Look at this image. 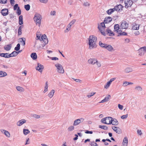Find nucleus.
<instances>
[{"label":"nucleus","mask_w":146,"mask_h":146,"mask_svg":"<svg viewBox=\"0 0 146 146\" xmlns=\"http://www.w3.org/2000/svg\"><path fill=\"white\" fill-rule=\"evenodd\" d=\"M109 97H111L110 95H109L108 97H106L104 99L102 100L101 102H100V103H103L106 102H107L109 100Z\"/></svg>","instance_id":"29"},{"label":"nucleus","mask_w":146,"mask_h":146,"mask_svg":"<svg viewBox=\"0 0 146 146\" xmlns=\"http://www.w3.org/2000/svg\"><path fill=\"white\" fill-rule=\"evenodd\" d=\"M111 124L114 125H117L118 124V122L116 119L112 118V123Z\"/></svg>","instance_id":"23"},{"label":"nucleus","mask_w":146,"mask_h":146,"mask_svg":"<svg viewBox=\"0 0 146 146\" xmlns=\"http://www.w3.org/2000/svg\"><path fill=\"white\" fill-rule=\"evenodd\" d=\"M19 25H22L23 24V16L21 15L20 16L19 18Z\"/></svg>","instance_id":"26"},{"label":"nucleus","mask_w":146,"mask_h":146,"mask_svg":"<svg viewBox=\"0 0 146 146\" xmlns=\"http://www.w3.org/2000/svg\"><path fill=\"white\" fill-rule=\"evenodd\" d=\"M72 79L75 81L76 82H81V80H80L78 79H76L74 78H72Z\"/></svg>","instance_id":"61"},{"label":"nucleus","mask_w":146,"mask_h":146,"mask_svg":"<svg viewBox=\"0 0 146 146\" xmlns=\"http://www.w3.org/2000/svg\"><path fill=\"white\" fill-rule=\"evenodd\" d=\"M106 32V34L109 35L110 36L114 35V33L109 29H107Z\"/></svg>","instance_id":"20"},{"label":"nucleus","mask_w":146,"mask_h":146,"mask_svg":"<svg viewBox=\"0 0 146 146\" xmlns=\"http://www.w3.org/2000/svg\"><path fill=\"white\" fill-rule=\"evenodd\" d=\"M133 69L131 68H127L125 70V72L126 73H129L132 71Z\"/></svg>","instance_id":"33"},{"label":"nucleus","mask_w":146,"mask_h":146,"mask_svg":"<svg viewBox=\"0 0 146 146\" xmlns=\"http://www.w3.org/2000/svg\"><path fill=\"white\" fill-rule=\"evenodd\" d=\"M33 117L36 119H38L40 118V116L39 115L36 114H34L33 115Z\"/></svg>","instance_id":"56"},{"label":"nucleus","mask_w":146,"mask_h":146,"mask_svg":"<svg viewBox=\"0 0 146 146\" xmlns=\"http://www.w3.org/2000/svg\"><path fill=\"white\" fill-rule=\"evenodd\" d=\"M113 12V11H112L111 9H109L107 11V13L108 15H110L111 13H112Z\"/></svg>","instance_id":"51"},{"label":"nucleus","mask_w":146,"mask_h":146,"mask_svg":"<svg viewBox=\"0 0 146 146\" xmlns=\"http://www.w3.org/2000/svg\"><path fill=\"white\" fill-rule=\"evenodd\" d=\"M105 48L110 52H112L114 51L112 46L110 45H108L107 44Z\"/></svg>","instance_id":"18"},{"label":"nucleus","mask_w":146,"mask_h":146,"mask_svg":"<svg viewBox=\"0 0 146 146\" xmlns=\"http://www.w3.org/2000/svg\"><path fill=\"white\" fill-rule=\"evenodd\" d=\"M112 20V18L110 17H106L104 19V22L105 23H108L111 22Z\"/></svg>","instance_id":"15"},{"label":"nucleus","mask_w":146,"mask_h":146,"mask_svg":"<svg viewBox=\"0 0 146 146\" xmlns=\"http://www.w3.org/2000/svg\"><path fill=\"white\" fill-rule=\"evenodd\" d=\"M83 5L85 7L89 6L90 5V4L88 2H85L83 4Z\"/></svg>","instance_id":"47"},{"label":"nucleus","mask_w":146,"mask_h":146,"mask_svg":"<svg viewBox=\"0 0 146 146\" xmlns=\"http://www.w3.org/2000/svg\"><path fill=\"white\" fill-rule=\"evenodd\" d=\"M101 122L103 123H104L106 124V123H106V117L102 118L101 120Z\"/></svg>","instance_id":"50"},{"label":"nucleus","mask_w":146,"mask_h":146,"mask_svg":"<svg viewBox=\"0 0 146 146\" xmlns=\"http://www.w3.org/2000/svg\"><path fill=\"white\" fill-rule=\"evenodd\" d=\"M1 132L3 133L7 137H9L10 136V133L8 131H6L5 130L1 129Z\"/></svg>","instance_id":"16"},{"label":"nucleus","mask_w":146,"mask_h":146,"mask_svg":"<svg viewBox=\"0 0 146 146\" xmlns=\"http://www.w3.org/2000/svg\"><path fill=\"white\" fill-rule=\"evenodd\" d=\"M55 66L57 68V71L60 73L63 74L64 72V70L62 66L58 63L55 65Z\"/></svg>","instance_id":"3"},{"label":"nucleus","mask_w":146,"mask_h":146,"mask_svg":"<svg viewBox=\"0 0 146 146\" xmlns=\"http://www.w3.org/2000/svg\"><path fill=\"white\" fill-rule=\"evenodd\" d=\"M99 45L100 46L104 48H105L106 46L107 45V44L103 43L101 41H100L99 43Z\"/></svg>","instance_id":"30"},{"label":"nucleus","mask_w":146,"mask_h":146,"mask_svg":"<svg viewBox=\"0 0 146 146\" xmlns=\"http://www.w3.org/2000/svg\"><path fill=\"white\" fill-rule=\"evenodd\" d=\"M31 56L34 60L36 59L37 58V55L35 52L32 53L31 55Z\"/></svg>","instance_id":"27"},{"label":"nucleus","mask_w":146,"mask_h":146,"mask_svg":"<svg viewBox=\"0 0 146 146\" xmlns=\"http://www.w3.org/2000/svg\"><path fill=\"white\" fill-rule=\"evenodd\" d=\"M111 84V83L109 81L108 82L106 83V84L104 86V88H106V89L108 88L110 85Z\"/></svg>","instance_id":"44"},{"label":"nucleus","mask_w":146,"mask_h":146,"mask_svg":"<svg viewBox=\"0 0 146 146\" xmlns=\"http://www.w3.org/2000/svg\"><path fill=\"white\" fill-rule=\"evenodd\" d=\"M23 132L25 135H27L28 134L30 133V131L28 129H24L23 130Z\"/></svg>","instance_id":"40"},{"label":"nucleus","mask_w":146,"mask_h":146,"mask_svg":"<svg viewBox=\"0 0 146 146\" xmlns=\"http://www.w3.org/2000/svg\"><path fill=\"white\" fill-rule=\"evenodd\" d=\"M99 127L102 129H103L105 130H107L108 129V127L107 126L105 125H100L99 126Z\"/></svg>","instance_id":"37"},{"label":"nucleus","mask_w":146,"mask_h":146,"mask_svg":"<svg viewBox=\"0 0 146 146\" xmlns=\"http://www.w3.org/2000/svg\"><path fill=\"white\" fill-rule=\"evenodd\" d=\"M16 89L17 90L21 92H23L24 91V89L20 86L17 87Z\"/></svg>","instance_id":"36"},{"label":"nucleus","mask_w":146,"mask_h":146,"mask_svg":"<svg viewBox=\"0 0 146 146\" xmlns=\"http://www.w3.org/2000/svg\"><path fill=\"white\" fill-rule=\"evenodd\" d=\"M76 21V20L75 19H74L72 20V21L70 22V23L69 24L70 25H71V26L73 25L75 22Z\"/></svg>","instance_id":"53"},{"label":"nucleus","mask_w":146,"mask_h":146,"mask_svg":"<svg viewBox=\"0 0 146 146\" xmlns=\"http://www.w3.org/2000/svg\"><path fill=\"white\" fill-rule=\"evenodd\" d=\"M129 24L126 21H123L121 22L120 27L122 29H127L128 27Z\"/></svg>","instance_id":"6"},{"label":"nucleus","mask_w":146,"mask_h":146,"mask_svg":"<svg viewBox=\"0 0 146 146\" xmlns=\"http://www.w3.org/2000/svg\"><path fill=\"white\" fill-rule=\"evenodd\" d=\"M128 82L125 81V82L123 83L122 86L124 87H125L128 85Z\"/></svg>","instance_id":"59"},{"label":"nucleus","mask_w":146,"mask_h":146,"mask_svg":"<svg viewBox=\"0 0 146 146\" xmlns=\"http://www.w3.org/2000/svg\"><path fill=\"white\" fill-rule=\"evenodd\" d=\"M25 9L27 11L29 10L30 9V6L29 4L25 5L24 6Z\"/></svg>","instance_id":"39"},{"label":"nucleus","mask_w":146,"mask_h":146,"mask_svg":"<svg viewBox=\"0 0 146 146\" xmlns=\"http://www.w3.org/2000/svg\"><path fill=\"white\" fill-rule=\"evenodd\" d=\"M122 31L121 30V31H120L118 33L119 34H118L117 36H120L127 35V33L125 32H123L122 33Z\"/></svg>","instance_id":"31"},{"label":"nucleus","mask_w":146,"mask_h":146,"mask_svg":"<svg viewBox=\"0 0 146 146\" xmlns=\"http://www.w3.org/2000/svg\"><path fill=\"white\" fill-rule=\"evenodd\" d=\"M71 27V25L68 24V25L67 26L66 29L64 31V32L65 33L68 32V31L70 30Z\"/></svg>","instance_id":"34"},{"label":"nucleus","mask_w":146,"mask_h":146,"mask_svg":"<svg viewBox=\"0 0 146 146\" xmlns=\"http://www.w3.org/2000/svg\"><path fill=\"white\" fill-rule=\"evenodd\" d=\"M114 31H116L117 33H118L120 31H121V30H120L119 25L118 24H115L114 26Z\"/></svg>","instance_id":"12"},{"label":"nucleus","mask_w":146,"mask_h":146,"mask_svg":"<svg viewBox=\"0 0 146 146\" xmlns=\"http://www.w3.org/2000/svg\"><path fill=\"white\" fill-rule=\"evenodd\" d=\"M11 44H9L5 46L4 47V48L6 51H9L11 49Z\"/></svg>","instance_id":"24"},{"label":"nucleus","mask_w":146,"mask_h":146,"mask_svg":"<svg viewBox=\"0 0 146 146\" xmlns=\"http://www.w3.org/2000/svg\"><path fill=\"white\" fill-rule=\"evenodd\" d=\"M54 93V90H52L48 94V97L50 98H51L53 96Z\"/></svg>","instance_id":"28"},{"label":"nucleus","mask_w":146,"mask_h":146,"mask_svg":"<svg viewBox=\"0 0 146 146\" xmlns=\"http://www.w3.org/2000/svg\"><path fill=\"white\" fill-rule=\"evenodd\" d=\"M128 142V139L127 137H125L123 140V143H124L127 144Z\"/></svg>","instance_id":"46"},{"label":"nucleus","mask_w":146,"mask_h":146,"mask_svg":"<svg viewBox=\"0 0 146 146\" xmlns=\"http://www.w3.org/2000/svg\"><path fill=\"white\" fill-rule=\"evenodd\" d=\"M135 89L138 91H141L142 89L141 87L140 86H137L135 88Z\"/></svg>","instance_id":"41"},{"label":"nucleus","mask_w":146,"mask_h":146,"mask_svg":"<svg viewBox=\"0 0 146 146\" xmlns=\"http://www.w3.org/2000/svg\"><path fill=\"white\" fill-rule=\"evenodd\" d=\"M88 62L89 64L94 65L97 62V60L95 58H90L88 60Z\"/></svg>","instance_id":"14"},{"label":"nucleus","mask_w":146,"mask_h":146,"mask_svg":"<svg viewBox=\"0 0 146 146\" xmlns=\"http://www.w3.org/2000/svg\"><path fill=\"white\" fill-rule=\"evenodd\" d=\"M20 39H21V40L20 41L21 42H25V38H21Z\"/></svg>","instance_id":"63"},{"label":"nucleus","mask_w":146,"mask_h":146,"mask_svg":"<svg viewBox=\"0 0 146 146\" xmlns=\"http://www.w3.org/2000/svg\"><path fill=\"white\" fill-rule=\"evenodd\" d=\"M117 11H121L122 10L123 7L121 4L116 5L115 6Z\"/></svg>","instance_id":"22"},{"label":"nucleus","mask_w":146,"mask_h":146,"mask_svg":"<svg viewBox=\"0 0 146 146\" xmlns=\"http://www.w3.org/2000/svg\"><path fill=\"white\" fill-rule=\"evenodd\" d=\"M90 144L91 146H98V145L97 143L94 141L90 142Z\"/></svg>","instance_id":"35"},{"label":"nucleus","mask_w":146,"mask_h":146,"mask_svg":"<svg viewBox=\"0 0 146 146\" xmlns=\"http://www.w3.org/2000/svg\"><path fill=\"white\" fill-rule=\"evenodd\" d=\"M1 13L3 16H6L8 14V10L7 9H3L1 10Z\"/></svg>","instance_id":"13"},{"label":"nucleus","mask_w":146,"mask_h":146,"mask_svg":"<svg viewBox=\"0 0 146 146\" xmlns=\"http://www.w3.org/2000/svg\"><path fill=\"white\" fill-rule=\"evenodd\" d=\"M106 124L109 125L112 123V118L110 117H106Z\"/></svg>","instance_id":"11"},{"label":"nucleus","mask_w":146,"mask_h":146,"mask_svg":"<svg viewBox=\"0 0 146 146\" xmlns=\"http://www.w3.org/2000/svg\"><path fill=\"white\" fill-rule=\"evenodd\" d=\"M23 27V25L20 26L18 29V35H21L22 34V28Z\"/></svg>","instance_id":"32"},{"label":"nucleus","mask_w":146,"mask_h":146,"mask_svg":"<svg viewBox=\"0 0 146 146\" xmlns=\"http://www.w3.org/2000/svg\"><path fill=\"white\" fill-rule=\"evenodd\" d=\"M128 117V114H127L125 115H123L121 116V117L122 119H124Z\"/></svg>","instance_id":"48"},{"label":"nucleus","mask_w":146,"mask_h":146,"mask_svg":"<svg viewBox=\"0 0 146 146\" xmlns=\"http://www.w3.org/2000/svg\"><path fill=\"white\" fill-rule=\"evenodd\" d=\"M7 76L6 72L2 71H0V78L4 77Z\"/></svg>","instance_id":"25"},{"label":"nucleus","mask_w":146,"mask_h":146,"mask_svg":"<svg viewBox=\"0 0 146 146\" xmlns=\"http://www.w3.org/2000/svg\"><path fill=\"white\" fill-rule=\"evenodd\" d=\"M95 92H91L88 95H87V96L88 98H90L91 96H92L94 94H95Z\"/></svg>","instance_id":"45"},{"label":"nucleus","mask_w":146,"mask_h":146,"mask_svg":"<svg viewBox=\"0 0 146 146\" xmlns=\"http://www.w3.org/2000/svg\"><path fill=\"white\" fill-rule=\"evenodd\" d=\"M138 51L139 55H143L145 54V52H146V46H145L140 48L138 50Z\"/></svg>","instance_id":"5"},{"label":"nucleus","mask_w":146,"mask_h":146,"mask_svg":"<svg viewBox=\"0 0 146 146\" xmlns=\"http://www.w3.org/2000/svg\"><path fill=\"white\" fill-rule=\"evenodd\" d=\"M26 121L25 119H22L18 121L17 123V124L18 126H21L23 123H26Z\"/></svg>","instance_id":"17"},{"label":"nucleus","mask_w":146,"mask_h":146,"mask_svg":"<svg viewBox=\"0 0 146 146\" xmlns=\"http://www.w3.org/2000/svg\"><path fill=\"white\" fill-rule=\"evenodd\" d=\"M125 7L127 6L128 8L131 7L133 3V1L132 0H125Z\"/></svg>","instance_id":"9"},{"label":"nucleus","mask_w":146,"mask_h":146,"mask_svg":"<svg viewBox=\"0 0 146 146\" xmlns=\"http://www.w3.org/2000/svg\"><path fill=\"white\" fill-rule=\"evenodd\" d=\"M19 7L18 6V4H16L13 7V9L15 11L17 9H18V7Z\"/></svg>","instance_id":"52"},{"label":"nucleus","mask_w":146,"mask_h":146,"mask_svg":"<svg viewBox=\"0 0 146 146\" xmlns=\"http://www.w3.org/2000/svg\"><path fill=\"white\" fill-rule=\"evenodd\" d=\"M105 23L104 21V22L101 23H100V25H99L98 27V28L99 30L101 29H104L106 28V26L105 25Z\"/></svg>","instance_id":"19"},{"label":"nucleus","mask_w":146,"mask_h":146,"mask_svg":"<svg viewBox=\"0 0 146 146\" xmlns=\"http://www.w3.org/2000/svg\"><path fill=\"white\" fill-rule=\"evenodd\" d=\"M74 127L73 126H71L68 128V130L69 131H71L74 130Z\"/></svg>","instance_id":"43"},{"label":"nucleus","mask_w":146,"mask_h":146,"mask_svg":"<svg viewBox=\"0 0 146 146\" xmlns=\"http://www.w3.org/2000/svg\"><path fill=\"white\" fill-rule=\"evenodd\" d=\"M112 128L113 130L117 133L118 134H120L121 133V130L119 127L115 126H112Z\"/></svg>","instance_id":"8"},{"label":"nucleus","mask_w":146,"mask_h":146,"mask_svg":"<svg viewBox=\"0 0 146 146\" xmlns=\"http://www.w3.org/2000/svg\"><path fill=\"white\" fill-rule=\"evenodd\" d=\"M20 44L19 43H18L17 44V46L15 47V50L16 51H19L20 49Z\"/></svg>","instance_id":"38"},{"label":"nucleus","mask_w":146,"mask_h":146,"mask_svg":"<svg viewBox=\"0 0 146 146\" xmlns=\"http://www.w3.org/2000/svg\"><path fill=\"white\" fill-rule=\"evenodd\" d=\"M85 133L87 134H92L93 133V132L92 131H89L86 130L85 131Z\"/></svg>","instance_id":"57"},{"label":"nucleus","mask_w":146,"mask_h":146,"mask_svg":"<svg viewBox=\"0 0 146 146\" xmlns=\"http://www.w3.org/2000/svg\"><path fill=\"white\" fill-rule=\"evenodd\" d=\"M12 55L14 56H16L17 55V52L14 51L13 52H12Z\"/></svg>","instance_id":"49"},{"label":"nucleus","mask_w":146,"mask_h":146,"mask_svg":"<svg viewBox=\"0 0 146 146\" xmlns=\"http://www.w3.org/2000/svg\"><path fill=\"white\" fill-rule=\"evenodd\" d=\"M41 2L44 3H46L48 2V0H39Z\"/></svg>","instance_id":"62"},{"label":"nucleus","mask_w":146,"mask_h":146,"mask_svg":"<svg viewBox=\"0 0 146 146\" xmlns=\"http://www.w3.org/2000/svg\"><path fill=\"white\" fill-rule=\"evenodd\" d=\"M36 38H36V39L37 40H39L41 41V38H40V36L39 35H38L37 34H36Z\"/></svg>","instance_id":"60"},{"label":"nucleus","mask_w":146,"mask_h":146,"mask_svg":"<svg viewBox=\"0 0 146 146\" xmlns=\"http://www.w3.org/2000/svg\"><path fill=\"white\" fill-rule=\"evenodd\" d=\"M97 38L94 36L90 35L88 38L89 49H92L96 48L97 46L96 42Z\"/></svg>","instance_id":"1"},{"label":"nucleus","mask_w":146,"mask_h":146,"mask_svg":"<svg viewBox=\"0 0 146 146\" xmlns=\"http://www.w3.org/2000/svg\"><path fill=\"white\" fill-rule=\"evenodd\" d=\"M41 41L42 40L44 42V44H42V46L44 47L48 42V40L46 35L45 34L42 35L41 38Z\"/></svg>","instance_id":"4"},{"label":"nucleus","mask_w":146,"mask_h":146,"mask_svg":"<svg viewBox=\"0 0 146 146\" xmlns=\"http://www.w3.org/2000/svg\"><path fill=\"white\" fill-rule=\"evenodd\" d=\"M137 133L140 135H141L142 134V133L141 130H137Z\"/></svg>","instance_id":"64"},{"label":"nucleus","mask_w":146,"mask_h":146,"mask_svg":"<svg viewBox=\"0 0 146 146\" xmlns=\"http://www.w3.org/2000/svg\"><path fill=\"white\" fill-rule=\"evenodd\" d=\"M84 121V119L82 118L77 119L74 121L73 125L74 126L77 125L80 123L83 122Z\"/></svg>","instance_id":"7"},{"label":"nucleus","mask_w":146,"mask_h":146,"mask_svg":"<svg viewBox=\"0 0 146 146\" xmlns=\"http://www.w3.org/2000/svg\"><path fill=\"white\" fill-rule=\"evenodd\" d=\"M104 30V29H101L100 30H99L101 32L102 35L105 36L106 34V33L105 32H104L103 31V30Z\"/></svg>","instance_id":"54"},{"label":"nucleus","mask_w":146,"mask_h":146,"mask_svg":"<svg viewBox=\"0 0 146 146\" xmlns=\"http://www.w3.org/2000/svg\"><path fill=\"white\" fill-rule=\"evenodd\" d=\"M17 13L18 15H19L21 13V11L20 9V7H19L18 9H17Z\"/></svg>","instance_id":"42"},{"label":"nucleus","mask_w":146,"mask_h":146,"mask_svg":"<svg viewBox=\"0 0 146 146\" xmlns=\"http://www.w3.org/2000/svg\"><path fill=\"white\" fill-rule=\"evenodd\" d=\"M44 69V66L39 63L37 64V66L36 68V70H38L39 72H41Z\"/></svg>","instance_id":"10"},{"label":"nucleus","mask_w":146,"mask_h":146,"mask_svg":"<svg viewBox=\"0 0 146 146\" xmlns=\"http://www.w3.org/2000/svg\"><path fill=\"white\" fill-rule=\"evenodd\" d=\"M41 16L39 14L36 13L34 17V21L36 22V25L40 27L41 23Z\"/></svg>","instance_id":"2"},{"label":"nucleus","mask_w":146,"mask_h":146,"mask_svg":"<svg viewBox=\"0 0 146 146\" xmlns=\"http://www.w3.org/2000/svg\"><path fill=\"white\" fill-rule=\"evenodd\" d=\"M118 107L119 109H120V110H123V106L122 105H121L120 104H118Z\"/></svg>","instance_id":"58"},{"label":"nucleus","mask_w":146,"mask_h":146,"mask_svg":"<svg viewBox=\"0 0 146 146\" xmlns=\"http://www.w3.org/2000/svg\"><path fill=\"white\" fill-rule=\"evenodd\" d=\"M132 29L134 30H138L139 29V25L134 23L133 24Z\"/></svg>","instance_id":"21"},{"label":"nucleus","mask_w":146,"mask_h":146,"mask_svg":"<svg viewBox=\"0 0 146 146\" xmlns=\"http://www.w3.org/2000/svg\"><path fill=\"white\" fill-rule=\"evenodd\" d=\"M56 12L55 11H51L50 13V14L51 15H55Z\"/></svg>","instance_id":"55"}]
</instances>
